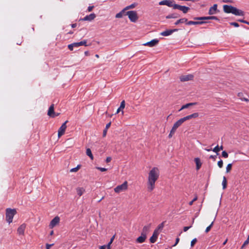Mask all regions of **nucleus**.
<instances>
[{
    "label": "nucleus",
    "instance_id": "obj_1",
    "mask_svg": "<svg viewBox=\"0 0 249 249\" xmlns=\"http://www.w3.org/2000/svg\"><path fill=\"white\" fill-rule=\"evenodd\" d=\"M160 171L157 167H153L149 172L147 183V190L152 191L155 188V182L159 178Z\"/></svg>",
    "mask_w": 249,
    "mask_h": 249
},
{
    "label": "nucleus",
    "instance_id": "obj_2",
    "mask_svg": "<svg viewBox=\"0 0 249 249\" xmlns=\"http://www.w3.org/2000/svg\"><path fill=\"white\" fill-rule=\"evenodd\" d=\"M223 11L225 13L227 14L231 13L235 16H244L245 13L244 11L237 9L231 5H224Z\"/></svg>",
    "mask_w": 249,
    "mask_h": 249
},
{
    "label": "nucleus",
    "instance_id": "obj_3",
    "mask_svg": "<svg viewBox=\"0 0 249 249\" xmlns=\"http://www.w3.org/2000/svg\"><path fill=\"white\" fill-rule=\"evenodd\" d=\"M17 211L16 209H12L7 208L6 210V219L9 224L12 222L14 216L16 214Z\"/></svg>",
    "mask_w": 249,
    "mask_h": 249
},
{
    "label": "nucleus",
    "instance_id": "obj_4",
    "mask_svg": "<svg viewBox=\"0 0 249 249\" xmlns=\"http://www.w3.org/2000/svg\"><path fill=\"white\" fill-rule=\"evenodd\" d=\"M128 189V182L125 181L121 185L117 186L114 189V192L117 194L126 191Z\"/></svg>",
    "mask_w": 249,
    "mask_h": 249
},
{
    "label": "nucleus",
    "instance_id": "obj_5",
    "mask_svg": "<svg viewBox=\"0 0 249 249\" xmlns=\"http://www.w3.org/2000/svg\"><path fill=\"white\" fill-rule=\"evenodd\" d=\"M124 15L128 16L130 20L133 22H136L138 19L137 12L135 11L126 12Z\"/></svg>",
    "mask_w": 249,
    "mask_h": 249
},
{
    "label": "nucleus",
    "instance_id": "obj_6",
    "mask_svg": "<svg viewBox=\"0 0 249 249\" xmlns=\"http://www.w3.org/2000/svg\"><path fill=\"white\" fill-rule=\"evenodd\" d=\"M68 122V121H66L60 127L58 130V137L60 138L65 133L66 129L67 128L66 124Z\"/></svg>",
    "mask_w": 249,
    "mask_h": 249
},
{
    "label": "nucleus",
    "instance_id": "obj_7",
    "mask_svg": "<svg viewBox=\"0 0 249 249\" xmlns=\"http://www.w3.org/2000/svg\"><path fill=\"white\" fill-rule=\"evenodd\" d=\"M173 8L174 9H178L184 14L187 13L188 11L190 10V8L185 6H182L177 4H174L173 6Z\"/></svg>",
    "mask_w": 249,
    "mask_h": 249
},
{
    "label": "nucleus",
    "instance_id": "obj_8",
    "mask_svg": "<svg viewBox=\"0 0 249 249\" xmlns=\"http://www.w3.org/2000/svg\"><path fill=\"white\" fill-rule=\"evenodd\" d=\"M60 222V218L59 216H56L54 218H53L50 224H49V227L51 229L53 228L54 227L56 226Z\"/></svg>",
    "mask_w": 249,
    "mask_h": 249
},
{
    "label": "nucleus",
    "instance_id": "obj_9",
    "mask_svg": "<svg viewBox=\"0 0 249 249\" xmlns=\"http://www.w3.org/2000/svg\"><path fill=\"white\" fill-rule=\"evenodd\" d=\"M195 20H209V19H214L219 20L218 18L215 16H209V17H195L194 18Z\"/></svg>",
    "mask_w": 249,
    "mask_h": 249
},
{
    "label": "nucleus",
    "instance_id": "obj_10",
    "mask_svg": "<svg viewBox=\"0 0 249 249\" xmlns=\"http://www.w3.org/2000/svg\"><path fill=\"white\" fill-rule=\"evenodd\" d=\"M48 115L51 117H54L55 116H57L59 115V113L57 114H55V112L54 111V105L52 104L49 107V110L48 111Z\"/></svg>",
    "mask_w": 249,
    "mask_h": 249
},
{
    "label": "nucleus",
    "instance_id": "obj_11",
    "mask_svg": "<svg viewBox=\"0 0 249 249\" xmlns=\"http://www.w3.org/2000/svg\"><path fill=\"white\" fill-rule=\"evenodd\" d=\"M26 225L25 224L21 225L17 230L18 234L19 235H24Z\"/></svg>",
    "mask_w": 249,
    "mask_h": 249
},
{
    "label": "nucleus",
    "instance_id": "obj_12",
    "mask_svg": "<svg viewBox=\"0 0 249 249\" xmlns=\"http://www.w3.org/2000/svg\"><path fill=\"white\" fill-rule=\"evenodd\" d=\"M159 5H167L169 7H173L174 5L173 4V1L170 0H164L160 1L159 2Z\"/></svg>",
    "mask_w": 249,
    "mask_h": 249
},
{
    "label": "nucleus",
    "instance_id": "obj_13",
    "mask_svg": "<svg viewBox=\"0 0 249 249\" xmlns=\"http://www.w3.org/2000/svg\"><path fill=\"white\" fill-rule=\"evenodd\" d=\"M159 42V40L157 39H154L150 41L147 42L144 44H143V45L144 46H147L150 47H154L156 46Z\"/></svg>",
    "mask_w": 249,
    "mask_h": 249
},
{
    "label": "nucleus",
    "instance_id": "obj_14",
    "mask_svg": "<svg viewBox=\"0 0 249 249\" xmlns=\"http://www.w3.org/2000/svg\"><path fill=\"white\" fill-rule=\"evenodd\" d=\"M198 115H199L198 113L197 112H196V113H194L191 115L186 116L183 118H182V119L183 120V121L184 122L185 121H186L187 120H190L192 118H197L198 117Z\"/></svg>",
    "mask_w": 249,
    "mask_h": 249
},
{
    "label": "nucleus",
    "instance_id": "obj_15",
    "mask_svg": "<svg viewBox=\"0 0 249 249\" xmlns=\"http://www.w3.org/2000/svg\"><path fill=\"white\" fill-rule=\"evenodd\" d=\"M96 18V15L94 13H91L89 15H87L83 18L81 19V20L83 21H91Z\"/></svg>",
    "mask_w": 249,
    "mask_h": 249
},
{
    "label": "nucleus",
    "instance_id": "obj_16",
    "mask_svg": "<svg viewBox=\"0 0 249 249\" xmlns=\"http://www.w3.org/2000/svg\"><path fill=\"white\" fill-rule=\"evenodd\" d=\"M178 29H175L172 30H167L160 33V35L162 36H166L171 35L172 33L178 31Z\"/></svg>",
    "mask_w": 249,
    "mask_h": 249
},
{
    "label": "nucleus",
    "instance_id": "obj_17",
    "mask_svg": "<svg viewBox=\"0 0 249 249\" xmlns=\"http://www.w3.org/2000/svg\"><path fill=\"white\" fill-rule=\"evenodd\" d=\"M159 234L160 233L159 232H158L157 231H156L155 230L153 233L152 236L150 238V242L151 243H155L156 241Z\"/></svg>",
    "mask_w": 249,
    "mask_h": 249
},
{
    "label": "nucleus",
    "instance_id": "obj_18",
    "mask_svg": "<svg viewBox=\"0 0 249 249\" xmlns=\"http://www.w3.org/2000/svg\"><path fill=\"white\" fill-rule=\"evenodd\" d=\"M217 9V5L216 4H214L212 7H210L209 10V14L210 15H212L215 14L216 13Z\"/></svg>",
    "mask_w": 249,
    "mask_h": 249
},
{
    "label": "nucleus",
    "instance_id": "obj_19",
    "mask_svg": "<svg viewBox=\"0 0 249 249\" xmlns=\"http://www.w3.org/2000/svg\"><path fill=\"white\" fill-rule=\"evenodd\" d=\"M150 227H151V224H150L144 226L143 229H142V231L141 233H142V234L147 236V233H148V232H149V231L150 230Z\"/></svg>",
    "mask_w": 249,
    "mask_h": 249
},
{
    "label": "nucleus",
    "instance_id": "obj_20",
    "mask_svg": "<svg viewBox=\"0 0 249 249\" xmlns=\"http://www.w3.org/2000/svg\"><path fill=\"white\" fill-rule=\"evenodd\" d=\"M146 236H147L146 235L141 233V236H139V237H138L136 239L137 243H143L145 241V239H146Z\"/></svg>",
    "mask_w": 249,
    "mask_h": 249
},
{
    "label": "nucleus",
    "instance_id": "obj_21",
    "mask_svg": "<svg viewBox=\"0 0 249 249\" xmlns=\"http://www.w3.org/2000/svg\"><path fill=\"white\" fill-rule=\"evenodd\" d=\"M197 104V103L196 102H194V103H189L188 104H186L185 105H183L180 109L179 110V111L182 110V109L187 108L191 106H195Z\"/></svg>",
    "mask_w": 249,
    "mask_h": 249
},
{
    "label": "nucleus",
    "instance_id": "obj_22",
    "mask_svg": "<svg viewBox=\"0 0 249 249\" xmlns=\"http://www.w3.org/2000/svg\"><path fill=\"white\" fill-rule=\"evenodd\" d=\"M76 191L77 195L81 196L83 194H84L85 192V189L83 187H77L76 188Z\"/></svg>",
    "mask_w": 249,
    "mask_h": 249
},
{
    "label": "nucleus",
    "instance_id": "obj_23",
    "mask_svg": "<svg viewBox=\"0 0 249 249\" xmlns=\"http://www.w3.org/2000/svg\"><path fill=\"white\" fill-rule=\"evenodd\" d=\"M195 160V162L196 164V170H199V169L200 168L201 165H202V163L200 161V160L199 159V158H196L194 160Z\"/></svg>",
    "mask_w": 249,
    "mask_h": 249
},
{
    "label": "nucleus",
    "instance_id": "obj_24",
    "mask_svg": "<svg viewBox=\"0 0 249 249\" xmlns=\"http://www.w3.org/2000/svg\"><path fill=\"white\" fill-rule=\"evenodd\" d=\"M193 78V75H188L182 76L181 77H180V79L181 81H187L192 79Z\"/></svg>",
    "mask_w": 249,
    "mask_h": 249
},
{
    "label": "nucleus",
    "instance_id": "obj_25",
    "mask_svg": "<svg viewBox=\"0 0 249 249\" xmlns=\"http://www.w3.org/2000/svg\"><path fill=\"white\" fill-rule=\"evenodd\" d=\"M87 41L84 40L79 42H74L75 47H78L80 46L84 45L85 46H88V45L87 44Z\"/></svg>",
    "mask_w": 249,
    "mask_h": 249
},
{
    "label": "nucleus",
    "instance_id": "obj_26",
    "mask_svg": "<svg viewBox=\"0 0 249 249\" xmlns=\"http://www.w3.org/2000/svg\"><path fill=\"white\" fill-rule=\"evenodd\" d=\"M184 121L182 119V118L178 120L173 125V127L177 129L179 126H180L183 123Z\"/></svg>",
    "mask_w": 249,
    "mask_h": 249
},
{
    "label": "nucleus",
    "instance_id": "obj_27",
    "mask_svg": "<svg viewBox=\"0 0 249 249\" xmlns=\"http://www.w3.org/2000/svg\"><path fill=\"white\" fill-rule=\"evenodd\" d=\"M206 21H189L186 22V24L190 25H197V24H203L207 23Z\"/></svg>",
    "mask_w": 249,
    "mask_h": 249
},
{
    "label": "nucleus",
    "instance_id": "obj_28",
    "mask_svg": "<svg viewBox=\"0 0 249 249\" xmlns=\"http://www.w3.org/2000/svg\"><path fill=\"white\" fill-rule=\"evenodd\" d=\"M125 107V101L123 100L121 102L120 107L118 108L117 110V113L120 112L121 110H122Z\"/></svg>",
    "mask_w": 249,
    "mask_h": 249
},
{
    "label": "nucleus",
    "instance_id": "obj_29",
    "mask_svg": "<svg viewBox=\"0 0 249 249\" xmlns=\"http://www.w3.org/2000/svg\"><path fill=\"white\" fill-rule=\"evenodd\" d=\"M164 222H162L161 224H160L158 227L155 230L156 231H157L158 232L160 233V232L162 230L164 227Z\"/></svg>",
    "mask_w": 249,
    "mask_h": 249
},
{
    "label": "nucleus",
    "instance_id": "obj_30",
    "mask_svg": "<svg viewBox=\"0 0 249 249\" xmlns=\"http://www.w3.org/2000/svg\"><path fill=\"white\" fill-rule=\"evenodd\" d=\"M125 10L124 9L123 10H122L120 12H119V13H117L116 16H115V18H121L123 17V16L125 14Z\"/></svg>",
    "mask_w": 249,
    "mask_h": 249
},
{
    "label": "nucleus",
    "instance_id": "obj_31",
    "mask_svg": "<svg viewBox=\"0 0 249 249\" xmlns=\"http://www.w3.org/2000/svg\"><path fill=\"white\" fill-rule=\"evenodd\" d=\"M187 22V19L186 18H181V19H179L175 23V25H178L179 23H184V22Z\"/></svg>",
    "mask_w": 249,
    "mask_h": 249
},
{
    "label": "nucleus",
    "instance_id": "obj_32",
    "mask_svg": "<svg viewBox=\"0 0 249 249\" xmlns=\"http://www.w3.org/2000/svg\"><path fill=\"white\" fill-rule=\"evenodd\" d=\"M86 154L90 158L91 160H92L93 159V156L90 148H87L86 149Z\"/></svg>",
    "mask_w": 249,
    "mask_h": 249
},
{
    "label": "nucleus",
    "instance_id": "obj_33",
    "mask_svg": "<svg viewBox=\"0 0 249 249\" xmlns=\"http://www.w3.org/2000/svg\"><path fill=\"white\" fill-rule=\"evenodd\" d=\"M222 186L223 189H225L227 188V181L226 178L224 176L223 178V180H222Z\"/></svg>",
    "mask_w": 249,
    "mask_h": 249
},
{
    "label": "nucleus",
    "instance_id": "obj_34",
    "mask_svg": "<svg viewBox=\"0 0 249 249\" xmlns=\"http://www.w3.org/2000/svg\"><path fill=\"white\" fill-rule=\"evenodd\" d=\"M223 147L222 145H221V146L219 147L218 145H217L216 146H215L213 149V151L214 152H215V153H217L219 151H220L221 150H223Z\"/></svg>",
    "mask_w": 249,
    "mask_h": 249
},
{
    "label": "nucleus",
    "instance_id": "obj_35",
    "mask_svg": "<svg viewBox=\"0 0 249 249\" xmlns=\"http://www.w3.org/2000/svg\"><path fill=\"white\" fill-rule=\"evenodd\" d=\"M136 5H137V4L136 3H134L131 4L130 5L126 6V7H125L124 8V9L125 10V11H126V10L130 9H133V8H135Z\"/></svg>",
    "mask_w": 249,
    "mask_h": 249
},
{
    "label": "nucleus",
    "instance_id": "obj_36",
    "mask_svg": "<svg viewBox=\"0 0 249 249\" xmlns=\"http://www.w3.org/2000/svg\"><path fill=\"white\" fill-rule=\"evenodd\" d=\"M176 130L177 129H176L175 128L172 127V129H171V130L170 131V134L168 135V137L169 138H171L172 137L173 135L175 134Z\"/></svg>",
    "mask_w": 249,
    "mask_h": 249
},
{
    "label": "nucleus",
    "instance_id": "obj_37",
    "mask_svg": "<svg viewBox=\"0 0 249 249\" xmlns=\"http://www.w3.org/2000/svg\"><path fill=\"white\" fill-rule=\"evenodd\" d=\"M81 165H78L76 167L72 168L70 170L71 172H76L80 168Z\"/></svg>",
    "mask_w": 249,
    "mask_h": 249
},
{
    "label": "nucleus",
    "instance_id": "obj_38",
    "mask_svg": "<svg viewBox=\"0 0 249 249\" xmlns=\"http://www.w3.org/2000/svg\"><path fill=\"white\" fill-rule=\"evenodd\" d=\"M178 17V16L177 14H172L169 15L167 16H166V18H177Z\"/></svg>",
    "mask_w": 249,
    "mask_h": 249
},
{
    "label": "nucleus",
    "instance_id": "obj_39",
    "mask_svg": "<svg viewBox=\"0 0 249 249\" xmlns=\"http://www.w3.org/2000/svg\"><path fill=\"white\" fill-rule=\"evenodd\" d=\"M231 168H232V164L231 163H229L227 165V167H226V173H229L231 170Z\"/></svg>",
    "mask_w": 249,
    "mask_h": 249
},
{
    "label": "nucleus",
    "instance_id": "obj_40",
    "mask_svg": "<svg viewBox=\"0 0 249 249\" xmlns=\"http://www.w3.org/2000/svg\"><path fill=\"white\" fill-rule=\"evenodd\" d=\"M213 224V222H212V223L208 227H207L206 228V229L205 230V232L206 233H208L211 230Z\"/></svg>",
    "mask_w": 249,
    "mask_h": 249
},
{
    "label": "nucleus",
    "instance_id": "obj_41",
    "mask_svg": "<svg viewBox=\"0 0 249 249\" xmlns=\"http://www.w3.org/2000/svg\"><path fill=\"white\" fill-rule=\"evenodd\" d=\"M217 165L220 168H221L223 167V162L222 160H220L219 161L217 162Z\"/></svg>",
    "mask_w": 249,
    "mask_h": 249
},
{
    "label": "nucleus",
    "instance_id": "obj_42",
    "mask_svg": "<svg viewBox=\"0 0 249 249\" xmlns=\"http://www.w3.org/2000/svg\"><path fill=\"white\" fill-rule=\"evenodd\" d=\"M68 47L70 50L72 51L73 50V48L75 47L74 43L69 44Z\"/></svg>",
    "mask_w": 249,
    "mask_h": 249
},
{
    "label": "nucleus",
    "instance_id": "obj_43",
    "mask_svg": "<svg viewBox=\"0 0 249 249\" xmlns=\"http://www.w3.org/2000/svg\"><path fill=\"white\" fill-rule=\"evenodd\" d=\"M222 156L224 158H227L228 157V154L226 151H223L222 152Z\"/></svg>",
    "mask_w": 249,
    "mask_h": 249
},
{
    "label": "nucleus",
    "instance_id": "obj_44",
    "mask_svg": "<svg viewBox=\"0 0 249 249\" xmlns=\"http://www.w3.org/2000/svg\"><path fill=\"white\" fill-rule=\"evenodd\" d=\"M197 242V239L196 238H194V239H193L191 242V246L192 247H194V246L195 245V244Z\"/></svg>",
    "mask_w": 249,
    "mask_h": 249
},
{
    "label": "nucleus",
    "instance_id": "obj_45",
    "mask_svg": "<svg viewBox=\"0 0 249 249\" xmlns=\"http://www.w3.org/2000/svg\"><path fill=\"white\" fill-rule=\"evenodd\" d=\"M230 24L231 25H232V26H234L235 27H238L239 26V24L238 23H237V22H230Z\"/></svg>",
    "mask_w": 249,
    "mask_h": 249
},
{
    "label": "nucleus",
    "instance_id": "obj_46",
    "mask_svg": "<svg viewBox=\"0 0 249 249\" xmlns=\"http://www.w3.org/2000/svg\"><path fill=\"white\" fill-rule=\"evenodd\" d=\"M96 168L100 170V171L101 172H105V171H106L107 170V168H103V167H96Z\"/></svg>",
    "mask_w": 249,
    "mask_h": 249
},
{
    "label": "nucleus",
    "instance_id": "obj_47",
    "mask_svg": "<svg viewBox=\"0 0 249 249\" xmlns=\"http://www.w3.org/2000/svg\"><path fill=\"white\" fill-rule=\"evenodd\" d=\"M192 227V225H191L190 226H186L184 227L183 228V231L186 232L189 229H190Z\"/></svg>",
    "mask_w": 249,
    "mask_h": 249
},
{
    "label": "nucleus",
    "instance_id": "obj_48",
    "mask_svg": "<svg viewBox=\"0 0 249 249\" xmlns=\"http://www.w3.org/2000/svg\"><path fill=\"white\" fill-rule=\"evenodd\" d=\"M53 244H46V249H50L51 248V247H52V246H53Z\"/></svg>",
    "mask_w": 249,
    "mask_h": 249
},
{
    "label": "nucleus",
    "instance_id": "obj_49",
    "mask_svg": "<svg viewBox=\"0 0 249 249\" xmlns=\"http://www.w3.org/2000/svg\"><path fill=\"white\" fill-rule=\"evenodd\" d=\"M249 243V239H247V240L244 242L243 246H242V248H243L244 246H246L247 245H248Z\"/></svg>",
    "mask_w": 249,
    "mask_h": 249
},
{
    "label": "nucleus",
    "instance_id": "obj_50",
    "mask_svg": "<svg viewBox=\"0 0 249 249\" xmlns=\"http://www.w3.org/2000/svg\"><path fill=\"white\" fill-rule=\"evenodd\" d=\"M238 21L239 22H242V23H246V24H247L248 25H249V22L246 21V20H244L243 19H239L238 20Z\"/></svg>",
    "mask_w": 249,
    "mask_h": 249
},
{
    "label": "nucleus",
    "instance_id": "obj_51",
    "mask_svg": "<svg viewBox=\"0 0 249 249\" xmlns=\"http://www.w3.org/2000/svg\"><path fill=\"white\" fill-rule=\"evenodd\" d=\"M111 160H112V158L110 157H108L107 158L106 161L107 163H108V162H110Z\"/></svg>",
    "mask_w": 249,
    "mask_h": 249
},
{
    "label": "nucleus",
    "instance_id": "obj_52",
    "mask_svg": "<svg viewBox=\"0 0 249 249\" xmlns=\"http://www.w3.org/2000/svg\"><path fill=\"white\" fill-rule=\"evenodd\" d=\"M94 8V6H89L88 7V11L89 12H90L92 10V9H93Z\"/></svg>",
    "mask_w": 249,
    "mask_h": 249
},
{
    "label": "nucleus",
    "instance_id": "obj_53",
    "mask_svg": "<svg viewBox=\"0 0 249 249\" xmlns=\"http://www.w3.org/2000/svg\"><path fill=\"white\" fill-rule=\"evenodd\" d=\"M107 129H105L104 130L103 133V136L104 137H106V136L107 135Z\"/></svg>",
    "mask_w": 249,
    "mask_h": 249
},
{
    "label": "nucleus",
    "instance_id": "obj_54",
    "mask_svg": "<svg viewBox=\"0 0 249 249\" xmlns=\"http://www.w3.org/2000/svg\"><path fill=\"white\" fill-rule=\"evenodd\" d=\"M110 125H111V122H109L106 124L105 129H108L110 127Z\"/></svg>",
    "mask_w": 249,
    "mask_h": 249
},
{
    "label": "nucleus",
    "instance_id": "obj_55",
    "mask_svg": "<svg viewBox=\"0 0 249 249\" xmlns=\"http://www.w3.org/2000/svg\"><path fill=\"white\" fill-rule=\"evenodd\" d=\"M179 241V238H178V237L177 238H176V243H175V245L173 246H176L178 244V243Z\"/></svg>",
    "mask_w": 249,
    "mask_h": 249
},
{
    "label": "nucleus",
    "instance_id": "obj_56",
    "mask_svg": "<svg viewBox=\"0 0 249 249\" xmlns=\"http://www.w3.org/2000/svg\"><path fill=\"white\" fill-rule=\"evenodd\" d=\"M112 243L109 242L108 243V244L107 245V246H106V248H107V249H110V245Z\"/></svg>",
    "mask_w": 249,
    "mask_h": 249
},
{
    "label": "nucleus",
    "instance_id": "obj_57",
    "mask_svg": "<svg viewBox=\"0 0 249 249\" xmlns=\"http://www.w3.org/2000/svg\"><path fill=\"white\" fill-rule=\"evenodd\" d=\"M115 238V235H113L110 239V240L109 241L110 243H112L114 239Z\"/></svg>",
    "mask_w": 249,
    "mask_h": 249
},
{
    "label": "nucleus",
    "instance_id": "obj_58",
    "mask_svg": "<svg viewBox=\"0 0 249 249\" xmlns=\"http://www.w3.org/2000/svg\"><path fill=\"white\" fill-rule=\"evenodd\" d=\"M106 245L101 246H100V247H99L100 249H106Z\"/></svg>",
    "mask_w": 249,
    "mask_h": 249
},
{
    "label": "nucleus",
    "instance_id": "obj_59",
    "mask_svg": "<svg viewBox=\"0 0 249 249\" xmlns=\"http://www.w3.org/2000/svg\"><path fill=\"white\" fill-rule=\"evenodd\" d=\"M84 53L86 56H89L90 55L88 51H85Z\"/></svg>",
    "mask_w": 249,
    "mask_h": 249
},
{
    "label": "nucleus",
    "instance_id": "obj_60",
    "mask_svg": "<svg viewBox=\"0 0 249 249\" xmlns=\"http://www.w3.org/2000/svg\"><path fill=\"white\" fill-rule=\"evenodd\" d=\"M216 157V156L211 155V156H210V158L213 159L214 160H215V159Z\"/></svg>",
    "mask_w": 249,
    "mask_h": 249
},
{
    "label": "nucleus",
    "instance_id": "obj_61",
    "mask_svg": "<svg viewBox=\"0 0 249 249\" xmlns=\"http://www.w3.org/2000/svg\"><path fill=\"white\" fill-rule=\"evenodd\" d=\"M71 27H72V28H75V27H76L77 24H76V23L72 24L71 25Z\"/></svg>",
    "mask_w": 249,
    "mask_h": 249
},
{
    "label": "nucleus",
    "instance_id": "obj_62",
    "mask_svg": "<svg viewBox=\"0 0 249 249\" xmlns=\"http://www.w3.org/2000/svg\"><path fill=\"white\" fill-rule=\"evenodd\" d=\"M241 100L242 101H249V99H247V98H241Z\"/></svg>",
    "mask_w": 249,
    "mask_h": 249
},
{
    "label": "nucleus",
    "instance_id": "obj_63",
    "mask_svg": "<svg viewBox=\"0 0 249 249\" xmlns=\"http://www.w3.org/2000/svg\"><path fill=\"white\" fill-rule=\"evenodd\" d=\"M223 2H231L232 1L231 0H223Z\"/></svg>",
    "mask_w": 249,
    "mask_h": 249
},
{
    "label": "nucleus",
    "instance_id": "obj_64",
    "mask_svg": "<svg viewBox=\"0 0 249 249\" xmlns=\"http://www.w3.org/2000/svg\"><path fill=\"white\" fill-rule=\"evenodd\" d=\"M194 201L192 200L191 201H190L189 203V205L191 206L193 205V203H194Z\"/></svg>",
    "mask_w": 249,
    "mask_h": 249
}]
</instances>
